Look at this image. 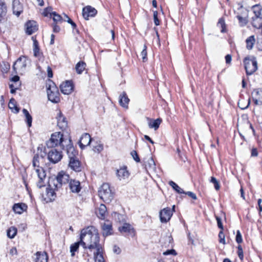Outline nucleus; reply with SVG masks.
<instances>
[{
  "instance_id": "f257e3e1",
  "label": "nucleus",
  "mask_w": 262,
  "mask_h": 262,
  "mask_svg": "<svg viewBox=\"0 0 262 262\" xmlns=\"http://www.w3.org/2000/svg\"><path fill=\"white\" fill-rule=\"evenodd\" d=\"M80 239L81 245L90 252L93 250L99 251L102 248L100 244L98 230L94 226H89L81 230Z\"/></svg>"
},
{
  "instance_id": "f03ea898",
  "label": "nucleus",
  "mask_w": 262,
  "mask_h": 262,
  "mask_svg": "<svg viewBox=\"0 0 262 262\" xmlns=\"http://www.w3.org/2000/svg\"><path fill=\"white\" fill-rule=\"evenodd\" d=\"M71 142L70 137H64L63 134L60 132H55L51 135L50 140L47 142L46 145L48 148H53L60 146L61 149H65V145Z\"/></svg>"
},
{
  "instance_id": "7ed1b4c3",
  "label": "nucleus",
  "mask_w": 262,
  "mask_h": 262,
  "mask_svg": "<svg viewBox=\"0 0 262 262\" xmlns=\"http://www.w3.org/2000/svg\"><path fill=\"white\" fill-rule=\"evenodd\" d=\"M43 156L35 155L33 159L32 164L35 168V171L37 174L39 179L38 181L37 182V186L38 188H41L45 186V180L46 177V174L43 168L39 166L40 160L42 159Z\"/></svg>"
},
{
  "instance_id": "20e7f679",
  "label": "nucleus",
  "mask_w": 262,
  "mask_h": 262,
  "mask_svg": "<svg viewBox=\"0 0 262 262\" xmlns=\"http://www.w3.org/2000/svg\"><path fill=\"white\" fill-rule=\"evenodd\" d=\"M100 198L105 203L111 202L114 198L113 193L108 183H103L98 190Z\"/></svg>"
},
{
  "instance_id": "39448f33",
  "label": "nucleus",
  "mask_w": 262,
  "mask_h": 262,
  "mask_svg": "<svg viewBox=\"0 0 262 262\" xmlns=\"http://www.w3.org/2000/svg\"><path fill=\"white\" fill-rule=\"evenodd\" d=\"M70 177L63 171L60 172L55 178H51L50 180V186L60 188L62 185L67 184L69 182Z\"/></svg>"
},
{
  "instance_id": "423d86ee",
  "label": "nucleus",
  "mask_w": 262,
  "mask_h": 262,
  "mask_svg": "<svg viewBox=\"0 0 262 262\" xmlns=\"http://www.w3.org/2000/svg\"><path fill=\"white\" fill-rule=\"evenodd\" d=\"M245 69L248 75H252L257 69V63L254 57H246L244 60Z\"/></svg>"
},
{
  "instance_id": "0eeeda50",
  "label": "nucleus",
  "mask_w": 262,
  "mask_h": 262,
  "mask_svg": "<svg viewBox=\"0 0 262 262\" xmlns=\"http://www.w3.org/2000/svg\"><path fill=\"white\" fill-rule=\"evenodd\" d=\"M47 92L48 99L50 101L54 103H57L60 100L59 93L57 87L54 83L49 84L47 88Z\"/></svg>"
},
{
  "instance_id": "6e6552de",
  "label": "nucleus",
  "mask_w": 262,
  "mask_h": 262,
  "mask_svg": "<svg viewBox=\"0 0 262 262\" xmlns=\"http://www.w3.org/2000/svg\"><path fill=\"white\" fill-rule=\"evenodd\" d=\"M27 61L28 59L26 57L24 56L19 57L13 64V70L14 72L16 73L17 70H18L20 74L25 72L27 64Z\"/></svg>"
},
{
  "instance_id": "1a4fd4ad",
  "label": "nucleus",
  "mask_w": 262,
  "mask_h": 262,
  "mask_svg": "<svg viewBox=\"0 0 262 262\" xmlns=\"http://www.w3.org/2000/svg\"><path fill=\"white\" fill-rule=\"evenodd\" d=\"M59 188H56L55 187H51L50 186V180L48 182V186L46 188V193L43 195L44 200L47 203L52 202L55 200L56 198V194L55 191L58 190Z\"/></svg>"
},
{
  "instance_id": "9d476101",
  "label": "nucleus",
  "mask_w": 262,
  "mask_h": 262,
  "mask_svg": "<svg viewBox=\"0 0 262 262\" xmlns=\"http://www.w3.org/2000/svg\"><path fill=\"white\" fill-rule=\"evenodd\" d=\"M51 148L48 152V158L50 162L56 164L61 160L62 155L61 151H58L55 148Z\"/></svg>"
},
{
  "instance_id": "9b49d317",
  "label": "nucleus",
  "mask_w": 262,
  "mask_h": 262,
  "mask_svg": "<svg viewBox=\"0 0 262 262\" xmlns=\"http://www.w3.org/2000/svg\"><path fill=\"white\" fill-rule=\"evenodd\" d=\"M116 175L118 179L120 181L126 182L128 180L130 176V173L127 170L126 166H123L117 169L116 171Z\"/></svg>"
},
{
  "instance_id": "f8f14e48",
  "label": "nucleus",
  "mask_w": 262,
  "mask_h": 262,
  "mask_svg": "<svg viewBox=\"0 0 262 262\" xmlns=\"http://www.w3.org/2000/svg\"><path fill=\"white\" fill-rule=\"evenodd\" d=\"M172 215V212L170 208L166 207L161 210L160 212V219L162 223H167L169 221Z\"/></svg>"
},
{
  "instance_id": "ddd939ff",
  "label": "nucleus",
  "mask_w": 262,
  "mask_h": 262,
  "mask_svg": "<svg viewBox=\"0 0 262 262\" xmlns=\"http://www.w3.org/2000/svg\"><path fill=\"white\" fill-rule=\"evenodd\" d=\"M97 13L96 9L90 6L85 7L82 10L83 17L86 20H88L90 17L95 16Z\"/></svg>"
},
{
  "instance_id": "4468645a",
  "label": "nucleus",
  "mask_w": 262,
  "mask_h": 262,
  "mask_svg": "<svg viewBox=\"0 0 262 262\" xmlns=\"http://www.w3.org/2000/svg\"><path fill=\"white\" fill-rule=\"evenodd\" d=\"M65 148L69 159L78 157V151L74 147L72 141L65 145Z\"/></svg>"
},
{
  "instance_id": "2eb2a0df",
  "label": "nucleus",
  "mask_w": 262,
  "mask_h": 262,
  "mask_svg": "<svg viewBox=\"0 0 262 262\" xmlns=\"http://www.w3.org/2000/svg\"><path fill=\"white\" fill-rule=\"evenodd\" d=\"M61 92L65 95H69L73 90V85L70 81H66L60 85Z\"/></svg>"
},
{
  "instance_id": "dca6fc26",
  "label": "nucleus",
  "mask_w": 262,
  "mask_h": 262,
  "mask_svg": "<svg viewBox=\"0 0 262 262\" xmlns=\"http://www.w3.org/2000/svg\"><path fill=\"white\" fill-rule=\"evenodd\" d=\"M26 32L28 35H31L38 30L36 22L34 20H29L25 25Z\"/></svg>"
},
{
  "instance_id": "f3484780",
  "label": "nucleus",
  "mask_w": 262,
  "mask_h": 262,
  "mask_svg": "<svg viewBox=\"0 0 262 262\" xmlns=\"http://www.w3.org/2000/svg\"><path fill=\"white\" fill-rule=\"evenodd\" d=\"M69 166L72 169L76 172L81 170V163L78 157L69 159Z\"/></svg>"
},
{
  "instance_id": "a211bd4d",
  "label": "nucleus",
  "mask_w": 262,
  "mask_h": 262,
  "mask_svg": "<svg viewBox=\"0 0 262 262\" xmlns=\"http://www.w3.org/2000/svg\"><path fill=\"white\" fill-rule=\"evenodd\" d=\"M12 9L13 14L19 16L23 11V6L19 0H13Z\"/></svg>"
},
{
  "instance_id": "6ab92c4d",
  "label": "nucleus",
  "mask_w": 262,
  "mask_h": 262,
  "mask_svg": "<svg viewBox=\"0 0 262 262\" xmlns=\"http://www.w3.org/2000/svg\"><path fill=\"white\" fill-rule=\"evenodd\" d=\"M92 139L90 135L88 133L84 134L81 137L79 141V146L81 148L83 149L85 146L90 145Z\"/></svg>"
},
{
  "instance_id": "aec40b11",
  "label": "nucleus",
  "mask_w": 262,
  "mask_h": 262,
  "mask_svg": "<svg viewBox=\"0 0 262 262\" xmlns=\"http://www.w3.org/2000/svg\"><path fill=\"white\" fill-rule=\"evenodd\" d=\"M57 120L58 127L61 129H66L68 126V122L60 112L58 114Z\"/></svg>"
},
{
  "instance_id": "412c9836",
  "label": "nucleus",
  "mask_w": 262,
  "mask_h": 262,
  "mask_svg": "<svg viewBox=\"0 0 262 262\" xmlns=\"http://www.w3.org/2000/svg\"><path fill=\"white\" fill-rule=\"evenodd\" d=\"M102 235L106 237L113 234L112 225L111 223L107 222L104 223L102 225Z\"/></svg>"
},
{
  "instance_id": "4be33fe9",
  "label": "nucleus",
  "mask_w": 262,
  "mask_h": 262,
  "mask_svg": "<svg viewBox=\"0 0 262 262\" xmlns=\"http://www.w3.org/2000/svg\"><path fill=\"white\" fill-rule=\"evenodd\" d=\"M69 187L72 192L78 193L81 190L79 181L75 180H71L69 182Z\"/></svg>"
},
{
  "instance_id": "5701e85b",
  "label": "nucleus",
  "mask_w": 262,
  "mask_h": 262,
  "mask_svg": "<svg viewBox=\"0 0 262 262\" xmlns=\"http://www.w3.org/2000/svg\"><path fill=\"white\" fill-rule=\"evenodd\" d=\"M120 105L125 108H128V104L129 102V99L128 98L126 93L125 92L122 93L119 96Z\"/></svg>"
},
{
  "instance_id": "b1692460",
  "label": "nucleus",
  "mask_w": 262,
  "mask_h": 262,
  "mask_svg": "<svg viewBox=\"0 0 262 262\" xmlns=\"http://www.w3.org/2000/svg\"><path fill=\"white\" fill-rule=\"evenodd\" d=\"M119 230L121 233H127L130 234H135V230L132 226L128 223H124L122 226L119 227Z\"/></svg>"
},
{
  "instance_id": "393cba45",
  "label": "nucleus",
  "mask_w": 262,
  "mask_h": 262,
  "mask_svg": "<svg viewBox=\"0 0 262 262\" xmlns=\"http://www.w3.org/2000/svg\"><path fill=\"white\" fill-rule=\"evenodd\" d=\"M48 255L47 253L43 252H37L35 253V258H34V262H47Z\"/></svg>"
},
{
  "instance_id": "a878e982",
  "label": "nucleus",
  "mask_w": 262,
  "mask_h": 262,
  "mask_svg": "<svg viewBox=\"0 0 262 262\" xmlns=\"http://www.w3.org/2000/svg\"><path fill=\"white\" fill-rule=\"evenodd\" d=\"M106 211L107 209L105 205L101 204L100 205L99 207L96 211V214L99 218L102 220L104 219Z\"/></svg>"
},
{
  "instance_id": "bb28decb",
  "label": "nucleus",
  "mask_w": 262,
  "mask_h": 262,
  "mask_svg": "<svg viewBox=\"0 0 262 262\" xmlns=\"http://www.w3.org/2000/svg\"><path fill=\"white\" fill-rule=\"evenodd\" d=\"M27 206L23 203L15 204L13 206V211L18 214H21L23 212L26 210Z\"/></svg>"
},
{
  "instance_id": "cd10ccee",
  "label": "nucleus",
  "mask_w": 262,
  "mask_h": 262,
  "mask_svg": "<svg viewBox=\"0 0 262 262\" xmlns=\"http://www.w3.org/2000/svg\"><path fill=\"white\" fill-rule=\"evenodd\" d=\"M145 167L147 170H156V164L154 159L151 157L149 158L146 162H145Z\"/></svg>"
},
{
  "instance_id": "c85d7f7f",
  "label": "nucleus",
  "mask_w": 262,
  "mask_h": 262,
  "mask_svg": "<svg viewBox=\"0 0 262 262\" xmlns=\"http://www.w3.org/2000/svg\"><path fill=\"white\" fill-rule=\"evenodd\" d=\"M102 253L103 248H102L99 251L96 250V251L94 252V258L95 262H105Z\"/></svg>"
},
{
  "instance_id": "c756f323",
  "label": "nucleus",
  "mask_w": 262,
  "mask_h": 262,
  "mask_svg": "<svg viewBox=\"0 0 262 262\" xmlns=\"http://www.w3.org/2000/svg\"><path fill=\"white\" fill-rule=\"evenodd\" d=\"M9 108L14 113H18L19 111V108L18 107L16 104V101L15 100L12 98L8 104Z\"/></svg>"
},
{
  "instance_id": "7c9ffc66",
  "label": "nucleus",
  "mask_w": 262,
  "mask_h": 262,
  "mask_svg": "<svg viewBox=\"0 0 262 262\" xmlns=\"http://www.w3.org/2000/svg\"><path fill=\"white\" fill-rule=\"evenodd\" d=\"M251 24L256 28H260L262 25V16L252 17Z\"/></svg>"
},
{
  "instance_id": "2f4dec72",
  "label": "nucleus",
  "mask_w": 262,
  "mask_h": 262,
  "mask_svg": "<svg viewBox=\"0 0 262 262\" xmlns=\"http://www.w3.org/2000/svg\"><path fill=\"white\" fill-rule=\"evenodd\" d=\"M86 66V63L84 61H79L75 66V70L77 73L81 74L85 70Z\"/></svg>"
},
{
  "instance_id": "473e14b6",
  "label": "nucleus",
  "mask_w": 262,
  "mask_h": 262,
  "mask_svg": "<svg viewBox=\"0 0 262 262\" xmlns=\"http://www.w3.org/2000/svg\"><path fill=\"white\" fill-rule=\"evenodd\" d=\"M249 11L243 6H241L235 12L236 15H239L243 17H248Z\"/></svg>"
},
{
  "instance_id": "72a5a7b5",
  "label": "nucleus",
  "mask_w": 262,
  "mask_h": 262,
  "mask_svg": "<svg viewBox=\"0 0 262 262\" xmlns=\"http://www.w3.org/2000/svg\"><path fill=\"white\" fill-rule=\"evenodd\" d=\"M255 42V39L254 35H251L246 40V48L248 50H251Z\"/></svg>"
},
{
  "instance_id": "f704fd0d",
  "label": "nucleus",
  "mask_w": 262,
  "mask_h": 262,
  "mask_svg": "<svg viewBox=\"0 0 262 262\" xmlns=\"http://www.w3.org/2000/svg\"><path fill=\"white\" fill-rule=\"evenodd\" d=\"M23 113L25 116V121L27 123L28 127H31L32 125V117L29 114V112L25 108L23 110Z\"/></svg>"
},
{
  "instance_id": "c9c22d12",
  "label": "nucleus",
  "mask_w": 262,
  "mask_h": 262,
  "mask_svg": "<svg viewBox=\"0 0 262 262\" xmlns=\"http://www.w3.org/2000/svg\"><path fill=\"white\" fill-rule=\"evenodd\" d=\"M255 101L256 104H262V89L256 90L255 92Z\"/></svg>"
},
{
  "instance_id": "e433bc0d",
  "label": "nucleus",
  "mask_w": 262,
  "mask_h": 262,
  "mask_svg": "<svg viewBox=\"0 0 262 262\" xmlns=\"http://www.w3.org/2000/svg\"><path fill=\"white\" fill-rule=\"evenodd\" d=\"M253 12L254 14V17L262 16V7L260 5H255L252 7Z\"/></svg>"
},
{
  "instance_id": "4c0bfd02",
  "label": "nucleus",
  "mask_w": 262,
  "mask_h": 262,
  "mask_svg": "<svg viewBox=\"0 0 262 262\" xmlns=\"http://www.w3.org/2000/svg\"><path fill=\"white\" fill-rule=\"evenodd\" d=\"M7 13V6L3 0H0V18L3 17Z\"/></svg>"
},
{
  "instance_id": "58836bf2",
  "label": "nucleus",
  "mask_w": 262,
  "mask_h": 262,
  "mask_svg": "<svg viewBox=\"0 0 262 262\" xmlns=\"http://www.w3.org/2000/svg\"><path fill=\"white\" fill-rule=\"evenodd\" d=\"M168 184L178 193H185V191L173 181H170Z\"/></svg>"
},
{
  "instance_id": "ea45409f",
  "label": "nucleus",
  "mask_w": 262,
  "mask_h": 262,
  "mask_svg": "<svg viewBox=\"0 0 262 262\" xmlns=\"http://www.w3.org/2000/svg\"><path fill=\"white\" fill-rule=\"evenodd\" d=\"M161 121V119L159 118L154 120V121L149 123V127L150 128H154L155 130H156L159 128Z\"/></svg>"
},
{
  "instance_id": "a19ab883",
  "label": "nucleus",
  "mask_w": 262,
  "mask_h": 262,
  "mask_svg": "<svg viewBox=\"0 0 262 262\" xmlns=\"http://www.w3.org/2000/svg\"><path fill=\"white\" fill-rule=\"evenodd\" d=\"M80 245H81L80 240L79 242L75 243L71 245L70 252L72 256H74L75 255V252L78 250Z\"/></svg>"
},
{
  "instance_id": "79ce46f5",
  "label": "nucleus",
  "mask_w": 262,
  "mask_h": 262,
  "mask_svg": "<svg viewBox=\"0 0 262 262\" xmlns=\"http://www.w3.org/2000/svg\"><path fill=\"white\" fill-rule=\"evenodd\" d=\"M17 233V229L16 228L12 226L9 228L7 230V234L8 237L10 238H13L15 237Z\"/></svg>"
},
{
  "instance_id": "37998d69",
  "label": "nucleus",
  "mask_w": 262,
  "mask_h": 262,
  "mask_svg": "<svg viewBox=\"0 0 262 262\" xmlns=\"http://www.w3.org/2000/svg\"><path fill=\"white\" fill-rule=\"evenodd\" d=\"M236 17L238 20V23L241 27L245 26L248 23V17H243L239 15H236Z\"/></svg>"
},
{
  "instance_id": "c03bdc74",
  "label": "nucleus",
  "mask_w": 262,
  "mask_h": 262,
  "mask_svg": "<svg viewBox=\"0 0 262 262\" xmlns=\"http://www.w3.org/2000/svg\"><path fill=\"white\" fill-rule=\"evenodd\" d=\"M32 39L33 40V52L35 56L37 57L39 55V48L38 46V43L37 40L32 37Z\"/></svg>"
},
{
  "instance_id": "a18cd8bd",
  "label": "nucleus",
  "mask_w": 262,
  "mask_h": 262,
  "mask_svg": "<svg viewBox=\"0 0 262 262\" xmlns=\"http://www.w3.org/2000/svg\"><path fill=\"white\" fill-rule=\"evenodd\" d=\"M250 105V99H248L247 101L244 100H240L238 102V107L242 110L247 108Z\"/></svg>"
},
{
  "instance_id": "49530a36",
  "label": "nucleus",
  "mask_w": 262,
  "mask_h": 262,
  "mask_svg": "<svg viewBox=\"0 0 262 262\" xmlns=\"http://www.w3.org/2000/svg\"><path fill=\"white\" fill-rule=\"evenodd\" d=\"M217 26L219 28L221 29V32L224 33L226 32V25L225 20L223 18H221L219 19Z\"/></svg>"
},
{
  "instance_id": "de8ad7c7",
  "label": "nucleus",
  "mask_w": 262,
  "mask_h": 262,
  "mask_svg": "<svg viewBox=\"0 0 262 262\" xmlns=\"http://www.w3.org/2000/svg\"><path fill=\"white\" fill-rule=\"evenodd\" d=\"M52 14L53 15L52 17H53V19L56 24L58 23H61L63 21V19L60 15L56 13L55 12H54Z\"/></svg>"
},
{
  "instance_id": "09e8293b",
  "label": "nucleus",
  "mask_w": 262,
  "mask_h": 262,
  "mask_svg": "<svg viewBox=\"0 0 262 262\" xmlns=\"http://www.w3.org/2000/svg\"><path fill=\"white\" fill-rule=\"evenodd\" d=\"M210 183H212L214 184V187L215 190H218L220 188V185L219 181L213 177H211V179L210 180Z\"/></svg>"
},
{
  "instance_id": "8fccbe9b",
  "label": "nucleus",
  "mask_w": 262,
  "mask_h": 262,
  "mask_svg": "<svg viewBox=\"0 0 262 262\" xmlns=\"http://www.w3.org/2000/svg\"><path fill=\"white\" fill-rule=\"evenodd\" d=\"M141 56L143 61L145 62L147 60V47L145 45H144L143 49L141 52Z\"/></svg>"
},
{
  "instance_id": "3c124183",
  "label": "nucleus",
  "mask_w": 262,
  "mask_h": 262,
  "mask_svg": "<svg viewBox=\"0 0 262 262\" xmlns=\"http://www.w3.org/2000/svg\"><path fill=\"white\" fill-rule=\"evenodd\" d=\"M52 13H54V12L52 11V7H48L46 8L43 12V14L45 16H48L49 14H50V16L51 17L52 16Z\"/></svg>"
},
{
  "instance_id": "603ef678",
  "label": "nucleus",
  "mask_w": 262,
  "mask_h": 262,
  "mask_svg": "<svg viewBox=\"0 0 262 262\" xmlns=\"http://www.w3.org/2000/svg\"><path fill=\"white\" fill-rule=\"evenodd\" d=\"M219 242L223 244H225V235L223 232V230L220 231L219 234Z\"/></svg>"
},
{
  "instance_id": "864d4df0",
  "label": "nucleus",
  "mask_w": 262,
  "mask_h": 262,
  "mask_svg": "<svg viewBox=\"0 0 262 262\" xmlns=\"http://www.w3.org/2000/svg\"><path fill=\"white\" fill-rule=\"evenodd\" d=\"M131 155H132L133 158L134 159V160L136 162H139L140 161V159L136 151H135V150L132 151L131 152Z\"/></svg>"
},
{
  "instance_id": "5fc2aeb1",
  "label": "nucleus",
  "mask_w": 262,
  "mask_h": 262,
  "mask_svg": "<svg viewBox=\"0 0 262 262\" xmlns=\"http://www.w3.org/2000/svg\"><path fill=\"white\" fill-rule=\"evenodd\" d=\"M236 242L238 244L242 243L243 242L242 236L239 230H237L236 232Z\"/></svg>"
},
{
  "instance_id": "6e6d98bb",
  "label": "nucleus",
  "mask_w": 262,
  "mask_h": 262,
  "mask_svg": "<svg viewBox=\"0 0 262 262\" xmlns=\"http://www.w3.org/2000/svg\"><path fill=\"white\" fill-rule=\"evenodd\" d=\"M237 249L238 256L241 260H243L244 258V254L242 247L241 245H238V246L237 247Z\"/></svg>"
},
{
  "instance_id": "4d7b16f0",
  "label": "nucleus",
  "mask_w": 262,
  "mask_h": 262,
  "mask_svg": "<svg viewBox=\"0 0 262 262\" xmlns=\"http://www.w3.org/2000/svg\"><path fill=\"white\" fill-rule=\"evenodd\" d=\"M158 12L157 11H155L154 12V23L155 25L158 26L160 25V20L158 18Z\"/></svg>"
},
{
  "instance_id": "13d9d810",
  "label": "nucleus",
  "mask_w": 262,
  "mask_h": 262,
  "mask_svg": "<svg viewBox=\"0 0 262 262\" xmlns=\"http://www.w3.org/2000/svg\"><path fill=\"white\" fill-rule=\"evenodd\" d=\"M163 254L164 255H170V254L173 255H176L177 252L174 250L171 249V250H168L166 251L165 252H164L163 253Z\"/></svg>"
},
{
  "instance_id": "bf43d9fd",
  "label": "nucleus",
  "mask_w": 262,
  "mask_h": 262,
  "mask_svg": "<svg viewBox=\"0 0 262 262\" xmlns=\"http://www.w3.org/2000/svg\"><path fill=\"white\" fill-rule=\"evenodd\" d=\"M103 149V146L102 144H99L97 145L94 147V150L95 151H97L98 152L102 151Z\"/></svg>"
},
{
  "instance_id": "052dcab7",
  "label": "nucleus",
  "mask_w": 262,
  "mask_h": 262,
  "mask_svg": "<svg viewBox=\"0 0 262 262\" xmlns=\"http://www.w3.org/2000/svg\"><path fill=\"white\" fill-rule=\"evenodd\" d=\"M184 193L188 195L189 196H190V198H191L192 199H193L194 200L197 199L196 195H195V193H194L192 192L187 191V192H185V193Z\"/></svg>"
},
{
  "instance_id": "680f3d73",
  "label": "nucleus",
  "mask_w": 262,
  "mask_h": 262,
  "mask_svg": "<svg viewBox=\"0 0 262 262\" xmlns=\"http://www.w3.org/2000/svg\"><path fill=\"white\" fill-rule=\"evenodd\" d=\"M216 220L217 221V226H218L219 228L220 229H221V230H223V226L222 223L221 219L219 217L216 216Z\"/></svg>"
},
{
  "instance_id": "e2e57ef3",
  "label": "nucleus",
  "mask_w": 262,
  "mask_h": 262,
  "mask_svg": "<svg viewBox=\"0 0 262 262\" xmlns=\"http://www.w3.org/2000/svg\"><path fill=\"white\" fill-rule=\"evenodd\" d=\"M60 30V28L59 26L55 24L53 25V31L54 33H58Z\"/></svg>"
},
{
  "instance_id": "0e129e2a",
  "label": "nucleus",
  "mask_w": 262,
  "mask_h": 262,
  "mask_svg": "<svg viewBox=\"0 0 262 262\" xmlns=\"http://www.w3.org/2000/svg\"><path fill=\"white\" fill-rule=\"evenodd\" d=\"M258 156V151L256 148H253L251 150V156L257 157Z\"/></svg>"
},
{
  "instance_id": "69168bd1",
  "label": "nucleus",
  "mask_w": 262,
  "mask_h": 262,
  "mask_svg": "<svg viewBox=\"0 0 262 262\" xmlns=\"http://www.w3.org/2000/svg\"><path fill=\"white\" fill-rule=\"evenodd\" d=\"M226 62L227 64H229L231 63L232 60V57L230 55L228 54L225 56Z\"/></svg>"
},
{
  "instance_id": "338daca9",
  "label": "nucleus",
  "mask_w": 262,
  "mask_h": 262,
  "mask_svg": "<svg viewBox=\"0 0 262 262\" xmlns=\"http://www.w3.org/2000/svg\"><path fill=\"white\" fill-rule=\"evenodd\" d=\"M47 72L48 77L52 78L53 77V72L52 69L50 67H48L47 68Z\"/></svg>"
},
{
  "instance_id": "774afa93",
  "label": "nucleus",
  "mask_w": 262,
  "mask_h": 262,
  "mask_svg": "<svg viewBox=\"0 0 262 262\" xmlns=\"http://www.w3.org/2000/svg\"><path fill=\"white\" fill-rule=\"evenodd\" d=\"M9 88H10V93L11 94H14L15 93L16 90L17 89V88H14V85L13 84H9Z\"/></svg>"
}]
</instances>
